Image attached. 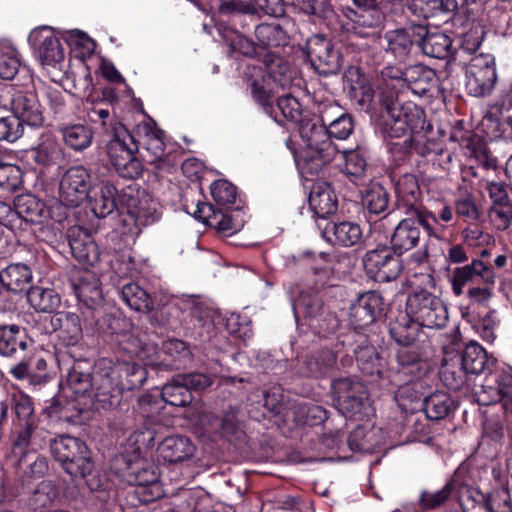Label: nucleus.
<instances>
[{
  "label": "nucleus",
  "mask_w": 512,
  "mask_h": 512,
  "mask_svg": "<svg viewBox=\"0 0 512 512\" xmlns=\"http://www.w3.org/2000/svg\"><path fill=\"white\" fill-rule=\"evenodd\" d=\"M308 203L319 218H326L337 210V198L331 186L327 183H318L313 185Z\"/></svg>",
  "instance_id": "bb28decb"
},
{
  "label": "nucleus",
  "mask_w": 512,
  "mask_h": 512,
  "mask_svg": "<svg viewBox=\"0 0 512 512\" xmlns=\"http://www.w3.org/2000/svg\"><path fill=\"white\" fill-rule=\"evenodd\" d=\"M20 59L17 50L13 47L0 49V78L11 80L18 73Z\"/></svg>",
  "instance_id": "bf43d9fd"
},
{
  "label": "nucleus",
  "mask_w": 512,
  "mask_h": 512,
  "mask_svg": "<svg viewBox=\"0 0 512 512\" xmlns=\"http://www.w3.org/2000/svg\"><path fill=\"white\" fill-rule=\"evenodd\" d=\"M362 186L360 194L365 209L374 215L386 213L390 202L388 190L378 181L365 182Z\"/></svg>",
  "instance_id": "cd10ccee"
},
{
  "label": "nucleus",
  "mask_w": 512,
  "mask_h": 512,
  "mask_svg": "<svg viewBox=\"0 0 512 512\" xmlns=\"http://www.w3.org/2000/svg\"><path fill=\"white\" fill-rule=\"evenodd\" d=\"M161 397L171 406L183 407L192 401V394L183 381L179 380V375L163 386Z\"/></svg>",
  "instance_id": "864d4df0"
},
{
  "label": "nucleus",
  "mask_w": 512,
  "mask_h": 512,
  "mask_svg": "<svg viewBox=\"0 0 512 512\" xmlns=\"http://www.w3.org/2000/svg\"><path fill=\"white\" fill-rule=\"evenodd\" d=\"M460 512H490L486 494L478 489L468 490L461 503Z\"/></svg>",
  "instance_id": "774afa93"
},
{
  "label": "nucleus",
  "mask_w": 512,
  "mask_h": 512,
  "mask_svg": "<svg viewBox=\"0 0 512 512\" xmlns=\"http://www.w3.org/2000/svg\"><path fill=\"white\" fill-rule=\"evenodd\" d=\"M306 54L314 69L324 76L336 74L341 67L340 55L329 39L314 35L307 40Z\"/></svg>",
  "instance_id": "2eb2a0df"
},
{
  "label": "nucleus",
  "mask_w": 512,
  "mask_h": 512,
  "mask_svg": "<svg viewBox=\"0 0 512 512\" xmlns=\"http://www.w3.org/2000/svg\"><path fill=\"white\" fill-rule=\"evenodd\" d=\"M122 300L132 310L142 313H149L153 310V303L150 295L140 285L129 282L123 285L120 290Z\"/></svg>",
  "instance_id": "49530a36"
},
{
  "label": "nucleus",
  "mask_w": 512,
  "mask_h": 512,
  "mask_svg": "<svg viewBox=\"0 0 512 512\" xmlns=\"http://www.w3.org/2000/svg\"><path fill=\"white\" fill-rule=\"evenodd\" d=\"M24 133V124L13 116L0 119V141L13 143Z\"/></svg>",
  "instance_id": "338daca9"
},
{
  "label": "nucleus",
  "mask_w": 512,
  "mask_h": 512,
  "mask_svg": "<svg viewBox=\"0 0 512 512\" xmlns=\"http://www.w3.org/2000/svg\"><path fill=\"white\" fill-rule=\"evenodd\" d=\"M92 186L91 174L86 167H69L60 178L59 200L65 206L77 207L86 200Z\"/></svg>",
  "instance_id": "f8f14e48"
},
{
  "label": "nucleus",
  "mask_w": 512,
  "mask_h": 512,
  "mask_svg": "<svg viewBox=\"0 0 512 512\" xmlns=\"http://www.w3.org/2000/svg\"><path fill=\"white\" fill-rule=\"evenodd\" d=\"M28 42L42 65L55 67L64 60L63 46L51 27L33 29L28 36Z\"/></svg>",
  "instance_id": "dca6fc26"
},
{
  "label": "nucleus",
  "mask_w": 512,
  "mask_h": 512,
  "mask_svg": "<svg viewBox=\"0 0 512 512\" xmlns=\"http://www.w3.org/2000/svg\"><path fill=\"white\" fill-rule=\"evenodd\" d=\"M363 266L368 276L379 283L396 280L403 270L400 256L386 247L367 251Z\"/></svg>",
  "instance_id": "4468645a"
},
{
  "label": "nucleus",
  "mask_w": 512,
  "mask_h": 512,
  "mask_svg": "<svg viewBox=\"0 0 512 512\" xmlns=\"http://www.w3.org/2000/svg\"><path fill=\"white\" fill-rule=\"evenodd\" d=\"M490 512H512V497L506 486L493 489L486 494Z\"/></svg>",
  "instance_id": "680f3d73"
},
{
  "label": "nucleus",
  "mask_w": 512,
  "mask_h": 512,
  "mask_svg": "<svg viewBox=\"0 0 512 512\" xmlns=\"http://www.w3.org/2000/svg\"><path fill=\"white\" fill-rule=\"evenodd\" d=\"M423 410L427 419L439 421L448 417L455 410V404L450 395L438 391L424 399Z\"/></svg>",
  "instance_id": "ea45409f"
},
{
  "label": "nucleus",
  "mask_w": 512,
  "mask_h": 512,
  "mask_svg": "<svg viewBox=\"0 0 512 512\" xmlns=\"http://www.w3.org/2000/svg\"><path fill=\"white\" fill-rule=\"evenodd\" d=\"M460 358L468 374H480L491 371L496 363L495 358L489 357L486 350L477 342L468 343L461 353H454Z\"/></svg>",
  "instance_id": "b1692460"
},
{
  "label": "nucleus",
  "mask_w": 512,
  "mask_h": 512,
  "mask_svg": "<svg viewBox=\"0 0 512 512\" xmlns=\"http://www.w3.org/2000/svg\"><path fill=\"white\" fill-rule=\"evenodd\" d=\"M6 97L13 117H17L22 124L35 128L44 124L43 109L34 90L11 87Z\"/></svg>",
  "instance_id": "ddd939ff"
},
{
  "label": "nucleus",
  "mask_w": 512,
  "mask_h": 512,
  "mask_svg": "<svg viewBox=\"0 0 512 512\" xmlns=\"http://www.w3.org/2000/svg\"><path fill=\"white\" fill-rule=\"evenodd\" d=\"M58 496V489L51 480L41 481L33 490L28 499L29 507L37 512L48 508L52 505Z\"/></svg>",
  "instance_id": "3c124183"
},
{
  "label": "nucleus",
  "mask_w": 512,
  "mask_h": 512,
  "mask_svg": "<svg viewBox=\"0 0 512 512\" xmlns=\"http://www.w3.org/2000/svg\"><path fill=\"white\" fill-rule=\"evenodd\" d=\"M74 291L80 302L86 307L94 309L103 301L102 289L99 279L91 272H84L74 283Z\"/></svg>",
  "instance_id": "c85d7f7f"
},
{
  "label": "nucleus",
  "mask_w": 512,
  "mask_h": 512,
  "mask_svg": "<svg viewBox=\"0 0 512 512\" xmlns=\"http://www.w3.org/2000/svg\"><path fill=\"white\" fill-rule=\"evenodd\" d=\"M265 70L275 89H287L292 84L294 73L289 64L281 57L268 54L265 58Z\"/></svg>",
  "instance_id": "4c0bfd02"
},
{
  "label": "nucleus",
  "mask_w": 512,
  "mask_h": 512,
  "mask_svg": "<svg viewBox=\"0 0 512 512\" xmlns=\"http://www.w3.org/2000/svg\"><path fill=\"white\" fill-rule=\"evenodd\" d=\"M10 405L12 406L17 422L15 425L33 422L36 424V417L34 416V407L31 398L21 392L11 395Z\"/></svg>",
  "instance_id": "4d7b16f0"
},
{
  "label": "nucleus",
  "mask_w": 512,
  "mask_h": 512,
  "mask_svg": "<svg viewBox=\"0 0 512 512\" xmlns=\"http://www.w3.org/2000/svg\"><path fill=\"white\" fill-rule=\"evenodd\" d=\"M380 102L384 110L380 132L387 144L406 137L422 122V110L413 102H401L394 92L382 91Z\"/></svg>",
  "instance_id": "7ed1b4c3"
},
{
  "label": "nucleus",
  "mask_w": 512,
  "mask_h": 512,
  "mask_svg": "<svg viewBox=\"0 0 512 512\" xmlns=\"http://www.w3.org/2000/svg\"><path fill=\"white\" fill-rule=\"evenodd\" d=\"M496 383L495 388H490L492 397L486 404L502 402L505 408L512 406V372H502Z\"/></svg>",
  "instance_id": "13d9d810"
},
{
  "label": "nucleus",
  "mask_w": 512,
  "mask_h": 512,
  "mask_svg": "<svg viewBox=\"0 0 512 512\" xmlns=\"http://www.w3.org/2000/svg\"><path fill=\"white\" fill-rule=\"evenodd\" d=\"M195 445L188 437L169 436L161 441L157 447L158 455L168 463H180L193 457Z\"/></svg>",
  "instance_id": "5701e85b"
},
{
  "label": "nucleus",
  "mask_w": 512,
  "mask_h": 512,
  "mask_svg": "<svg viewBox=\"0 0 512 512\" xmlns=\"http://www.w3.org/2000/svg\"><path fill=\"white\" fill-rule=\"evenodd\" d=\"M106 152L110 163L123 178L136 179L142 173V163L135 156L138 151L133 136L124 125H116L114 132L108 135Z\"/></svg>",
  "instance_id": "0eeeda50"
},
{
  "label": "nucleus",
  "mask_w": 512,
  "mask_h": 512,
  "mask_svg": "<svg viewBox=\"0 0 512 512\" xmlns=\"http://www.w3.org/2000/svg\"><path fill=\"white\" fill-rule=\"evenodd\" d=\"M119 345L123 351L131 356H135L146 364L155 365L157 362L154 356L158 354V347L153 343H143L140 339L132 334L122 335Z\"/></svg>",
  "instance_id": "de8ad7c7"
},
{
  "label": "nucleus",
  "mask_w": 512,
  "mask_h": 512,
  "mask_svg": "<svg viewBox=\"0 0 512 512\" xmlns=\"http://www.w3.org/2000/svg\"><path fill=\"white\" fill-rule=\"evenodd\" d=\"M448 309L441 298L432 292L417 288L406 299L405 312L400 311L389 322V333L399 345H411L420 327L441 329L448 321Z\"/></svg>",
  "instance_id": "f257e3e1"
},
{
  "label": "nucleus",
  "mask_w": 512,
  "mask_h": 512,
  "mask_svg": "<svg viewBox=\"0 0 512 512\" xmlns=\"http://www.w3.org/2000/svg\"><path fill=\"white\" fill-rule=\"evenodd\" d=\"M255 34L261 45L266 47L278 46L285 41V34L278 25H258Z\"/></svg>",
  "instance_id": "e2e57ef3"
},
{
  "label": "nucleus",
  "mask_w": 512,
  "mask_h": 512,
  "mask_svg": "<svg viewBox=\"0 0 512 512\" xmlns=\"http://www.w3.org/2000/svg\"><path fill=\"white\" fill-rule=\"evenodd\" d=\"M403 218L394 228L390 238L391 250L401 256L415 248L420 241L421 226L429 236H437L438 221L436 216L425 207H413L404 211Z\"/></svg>",
  "instance_id": "20e7f679"
},
{
  "label": "nucleus",
  "mask_w": 512,
  "mask_h": 512,
  "mask_svg": "<svg viewBox=\"0 0 512 512\" xmlns=\"http://www.w3.org/2000/svg\"><path fill=\"white\" fill-rule=\"evenodd\" d=\"M391 0H353L356 9H350L345 29L348 37L362 38L375 41L379 37V29L382 27L386 10Z\"/></svg>",
  "instance_id": "423d86ee"
},
{
  "label": "nucleus",
  "mask_w": 512,
  "mask_h": 512,
  "mask_svg": "<svg viewBox=\"0 0 512 512\" xmlns=\"http://www.w3.org/2000/svg\"><path fill=\"white\" fill-rule=\"evenodd\" d=\"M28 336L24 328L16 324L0 325V354L15 356L26 351Z\"/></svg>",
  "instance_id": "c756f323"
},
{
  "label": "nucleus",
  "mask_w": 512,
  "mask_h": 512,
  "mask_svg": "<svg viewBox=\"0 0 512 512\" xmlns=\"http://www.w3.org/2000/svg\"><path fill=\"white\" fill-rule=\"evenodd\" d=\"M37 425L33 422L15 425V438L12 442L11 453L20 464L24 457L30 452L41 448V443H37L38 432Z\"/></svg>",
  "instance_id": "7c9ffc66"
},
{
  "label": "nucleus",
  "mask_w": 512,
  "mask_h": 512,
  "mask_svg": "<svg viewBox=\"0 0 512 512\" xmlns=\"http://www.w3.org/2000/svg\"><path fill=\"white\" fill-rule=\"evenodd\" d=\"M247 85L250 88L252 98L263 107L264 111L273 115V102L275 87L268 79L261 67L249 66L246 71Z\"/></svg>",
  "instance_id": "4be33fe9"
},
{
  "label": "nucleus",
  "mask_w": 512,
  "mask_h": 512,
  "mask_svg": "<svg viewBox=\"0 0 512 512\" xmlns=\"http://www.w3.org/2000/svg\"><path fill=\"white\" fill-rule=\"evenodd\" d=\"M396 194L403 202L404 209L413 207H423L418 203L421 191L418 180L414 174L406 173L399 177L395 186Z\"/></svg>",
  "instance_id": "09e8293b"
},
{
  "label": "nucleus",
  "mask_w": 512,
  "mask_h": 512,
  "mask_svg": "<svg viewBox=\"0 0 512 512\" xmlns=\"http://www.w3.org/2000/svg\"><path fill=\"white\" fill-rule=\"evenodd\" d=\"M27 300L38 312L51 313L60 306V296L52 288L32 286L27 291Z\"/></svg>",
  "instance_id": "a18cd8bd"
},
{
  "label": "nucleus",
  "mask_w": 512,
  "mask_h": 512,
  "mask_svg": "<svg viewBox=\"0 0 512 512\" xmlns=\"http://www.w3.org/2000/svg\"><path fill=\"white\" fill-rule=\"evenodd\" d=\"M326 233L330 235L329 240L343 247L354 246L359 243L362 238V229L360 226L350 221L333 223L330 227L326 228Z\"/></svg>",
  "instance_id": "a19ab883"
},
{
  "label": "nucleus",
  "mask_w": 512,
  "mask_h": 512,
  "mask_svg": "<svg viewBox=\"0 0 512 512\" xmlns=\"http://www.w3.org/2000/svg\"><path fill=\"white\" fill-rule=\"evenodd\" d=\"M273 117L278 121V111L285 119H296L300 113V104L297 99L290 94H285L277 99L276 104H273Z\"/></svg>",
  "instance_id": "69168bd1"
},
{
  "label": "nucleus",
  "mask_w": 512,
  "mask_h": 512,
  "mask_svg": "<svg viewBox=\"0 0 512 512\" xmlns=\"http://www.w3.org/2000/svg\"><path fill=\"white\" fill-rule=\"evenodd\" d=\"M42 325L46 333L56 332L64 346H74L82 339L80 318L73 312L61 311L45 316Z\"/></svg>",
  "instance_id": "f3484780"
},
{
  "label": "nucleus",
  "mask_w": 512,
  "mask_h": 512,
  "mask_svg": "<svg viewBox=\"0 0 512 512\" xmlns=\"http://www.w3.org/2000/svg\"><path fill=\"white\" fill-rule=\"evenodd\" d=\"M334 401L338 411L347 418L367 415L370 409L365 386L348 378L337 379L332 383Z\"/></svg>",
  "instance_id": "9d476101"
},
{
  "label": "nucleus",
  "mask_w": 512,
  "mask_h": 512,
  "mask_svg": "<svg viewBox=\"0 0 512 512\" xmlns=\"http://www.w3.org/2000/svg\"><path fill=\"white\" fill-rule=\"evenodd\" d=\"M496 280L494 269L484 261L473 258L468 264L457 267L453 270L451 284L455 295L463 293L464 287L469 283H482L493 286Z\"/></svg>",
  "instance_id": "a211bd4d"
},
{
  "label": "nucleus",
  "mask_w": 512,
  "mask_h": 512,
  "mask_svg": "<svg viewBox=\"0 0 512 512\" xmlns=\"http://www.w3.org/2000/svg\"><path fill=\"white\" fill-rule=\"evenodd\" d=\"M453 352L447 353L440 370V380L449 389L457 391L467 382L468 372Z\"/></svg>",
  "instance_id": "2f4dec72"
},
{
  "label": "nucleus",
  "mask_w": 512,
  "mask_h": 512,
  "mask_svg": "<svg viewBox=\"0 0 512 512\" xmlns=\"http://www.w3.org/2000/svg\"><path fill=\"white\" fill-rule=\"evenodd\" d=\"M87 361H76L67 374V386L75 397L91 394L93 376H91Z\"/></svg>",
  "instance_id": "58836bf2"
},
{
  "label": "nucleus",
  "mask_w": 512,
  "mask_h": 512,
  "mask_svg": "<svg viewBox=\"0 0 512 512\" xmlns=\"http://www.w3.org/2000/svg\"><path fill=\"white\" fill-rule=\"evenodd\" d=\"M31 157L39 165L50 166L62 159L63 151L54 136L43 134L38 145L31 150Z\"/></svg>",
  "instance_id": "e433bc0d"
},
{
  "label": "nucleus",
  "mask_w": 512,
  "mask_h": 512,
  "mask_svg": "<svg viewBox=\"0 0 512 512\" xmlns=\"http://www.w3.org/2000/svg\"><path fill=\"white\" fill-rule=\"evenodd\" d=\"M67 240L73 257L84 266H94L101 253L92 235L80 226L67 230Z\"/></svg>",
  "instance_id": "aec40b11"
},
{
  "label": "nucleus",
  "mask_w": 512,
  "mask_h": 512,
  "mask_svg": "<svg viewBox=\"0 0 512 512\" xmlns=\"http://www.w3.org/2000/svg\"><path fill=\"white\" fill-rule=\"evenodd\" d=\"M421 38L422 39H420L418 46L425 55L437 59H444L449 56L452 40L444 33H429L427 28L424 26V33Z\"/></svg>",
  "instance_id": "c9c22d12"
},
{
  "label": "nucleus",
  "mask_w": 512,
  "mask_h": 512,
  "mask_svg": "<svg viewBox=\"0 0 512 512\" xmlns=\"http://www.w3.org/2000/svg\"><path fill=\"white\" fill-rule=\"evenodd\" d=\"M398 350L396 360L398 363V373L408 376V381L417 378L421 374V361L416 351L407 348L408 345Z\"/></svg>",
  "instance_id": "5fc2aeb1"
},
{
  "label": "nucleus",
  "mask_w": 512,
  "mask_h": 512,
  "mask_svg": "<svg viewBox=\"0 0 512 512\" xmlns=\"http://www.w3.org/2000/svg\"><path fill=\"white\" fill-rule=\"evenodd\" d=\"M337 363L336 354L328 349L320 350L305 361V367L309 375L322 377L331 373Z\"/></svg>",
  "instance_id": "8fccbe9b"
},
{
  "label": "nucleus",
  "mask_w": 512,
  "mask_h": 512,
  "mask_svg": "<svg viewBox=\"0 0 512 512\" xmlns=\"http://www.w3.org/2000/svg\"><path fill=\"white\" fill-rule=\"evenodd\" d=\"M165 145L162 139V132L148 129L144 136L142 157L148 164H153L157 169L165 165Z\"/></svg>",
  "instance_id": "79ce46f5"
},
{
  "label": "nucleus",
  "mask_w": 512,
  "mask_h": 512,
  "mask_svg": "<svg viewBox=\"0 0 512 512\" xmlns=\"http://www.w3.org/2000/svg\"><path fill=\"white\" fill-rule=\"evenodd\" d=\"M355 358L363 373L372 375L379 372V358L373 346H359L355 349Z\"/></svg>",
  "instance_id": "052dcab7"
},
{
  "label": "nucleus",
  "mask_w": 512,
  "mask_h": 512,
  "mask_svg": "<svg viewBox=\"0 0 512 512\" xmlns=\"http://www.w3.org/2000/svg\"><path fill=\"white\" fill-rule=\"evenodd\" d=\"M235 213L238 215L240 214V211H224L217 208L214 215H212L211 220H209V226L216 228L218 231L226 235H232L238 232L243 227L244 223L243 219H238L234 215Z\"/></svg>",
  "instance_id": "6e6d98bb"
},
{
  "label": "nucleus",
  "mask_w": 512,
  "mask_h": 512,
  "mask_svg": "<svg viewBox=\"0 0 512 512\" xmlns=\"http://www.w3.org/2000/svg\"><path fill=\"white\" fill-rule=\"evenodd\" d=\"M191 302V316L195 321L194 326L201 329L200 337L211 338L216 324L222 322L221 316L212 307L200 300L193 299Z\"/></svg>",
  "instance_id": "72a5a7b5"
},
{
  "label": "nucleus",
  "mask_w": 512,
  "mask_h": 512,
  "mask_svg": "<svg viewBox=\"0 0 512 512\" xmlns=\"http://www.w3.org/2000/svg\"><path fill=\"white\" fill-rule=\"evenodd\" d=\"M113 365L118 370L117 374L119 379H121L123 390L139 389L147 380V370L140 364L123 361Z\"/></svg>",
  "instance_id": "c03bdc74"
},
{
  "label": "nucleus",
  "mask_w": 512,
  "mask_h": 512,
  "mask_svg": "<svg viewBox=\"0 0 512 512\" xmlns=\"http://www.w3.org/2000/svg\"><path fill=\"white\" fill-rule=\"evenodd\" d=\"M497 82L496 62L491 54L474 56L466 70V89L475 97L492 93Z\"/></svg>",
  "instance_id": "9b49d317"
},
{
  "label": "nucleus",
  "mask_w": 512,
  "mask_h": 512,
  "mask_svg": "<svg viewBox=\"0 0 512 512\" xmlns=\"http://www.w3.org/2000/svg\"><path fill=\"white\" fill-rule=\"evenodd\" d=\"M381 89L386 92H394L407 86L418 96L431 92L437 82L435 71L425 65L417 64L401 70L397 67H385L381 72Z\"/></svg>",
  "instance_id": "6e6552de"
},
{
  "label": "nucleus",
  "mask_w": 512,
  "mask_h": 512,
  "mask_svg": "<svg viewBox=\"0 0 512 512\" xmlns=\"http://www.w3.org/2000/svg\"><path fill=\"white\" fill-rule=\"evenodd\" d=\"M351 115L340 113L330 122V126L318 125L314 120H303L299 133L306 145L304 160L311 173H317L322 167L336 157L338 150L331 138L347 139L353 131Z\"/></svg>",
  "instance_id": "f03ea898"
},
{
  "label": "nucleus",
  "mask_w": 512,
  "mask_h": 512,
  "mask_svg": "<svg viewBox=\"0 0 512 512\" xmlns=\"http://www.w3.org/2000/svg\"><path fill=\"white\" fill-rule=\"evenodd\" d=\"M345 160L344 171L349 180L357 185H364L367 182V156L362 148L347 150L343 152Z\"/></svg>",
  "instance_id": "f704fd0d"
},
{
  "label": "nucleus",
  "mask_w": 512,
  "mask_h": 512,
  "mask_svg": "<svg viewBox=\"0 0 512 512\" xmlns=\"http://www.w3.org/2000/svg\"><path fill=\"white\" fill-rule=\"evenodd\" d=\"M50 451L72 478H86L94 470L91 451L79 438L61 435L50 441Z\"/></svg>",
  "instance_id": "39448f33"
},
{
  "label": "nucleus",
  "mask_w": 512,
  "mask_h": 512,
  "mask_svg": "<svg viewBox=\"0 0 512 512\" xmlns=\"http://www.w3.org/2000/svg\"><path fill=\"white\" fill-rule=\"evenodd\" d=\"M423 33L424 26L420 24L387 31L384 36L387 42V51L395 59L405 60L412 52L414 46H418Z\"/></svg>",
  "instance_id": "412c9836"
},
{
  "label": "nucleus",
  "mask_w": 512,
  "mask_h": 512,
  "mask_svg": "<svg viewBox=\"0 0 512 512\" xmlns=\"http://www.w3.org/2000/svg\"><path fill=\"white\" fill-rule=\"evenodd\" d=\"M116 194L117 189L111 183H102L97 187L92 186L86 199L96 217L105 218L116 209Z\"/></svg>",
  "instance_id": "393cba45"
},
{
  "label": "nucleus",
  "mask_w": 512,
  "mask_h": 512,
  "mask_svg": "<svg viewBox=\"0 0 512 512\" xmlns=\"http://www.w3.org/2000/svg\"><path fill=\"white\" fill-rule=\"evenodd\" d=\"M457 8V0H412L409 6V9L415 16L424 19L439 14L453 13Z\"/></svg>",
  "instance_id": "37998d69"
},
{
  "label": "nucleus",
  "mask_w": 512,
  "mask_h": 512,
  "mask_svg": "<svg viewBox=\"0 0 512 512\" xmlns=\"http://www.w3.org/2000/svg\"><path fill=\"white\" fill-rule=\"evenodd\" d=\"M62 140L70 149L80 152L91 146L93 130L85 124H64L59 127Z\"/></svg>",
  "instance_id": "473e14b6"
},
{
  "label": "nucleus",
  "mask_w": 512,
  "mask_h": 512,
  "mask_svg": "<svg viewBox=\"0 0 512 512\" xmlns=\"http://www.w3.org/2000/svg\"><path fill=\"white\" fill-rule=\"evenodd\" d=\"M213 200L219 205L232 204L236 200L237 189L227 180L214 181L210 186Z\"/></svg>",
  "instance_id": "0e129e2a"
},
{
  "label": "nucleus",
  "mask_w": 512,
  "mask_h": 512,
  "mask_svg": "<svg viewBox=\"0 0 512 512\" xmlns=\"http://www.w3.org/2000/svg\"><path fill=\"white\" fill-rule=\"evenodd\" d=\"M384 299L374 290L358 295L350 306V318L357 327H365L374 323L384 311Z\"/></svg>",
  "instance_id": "6ab92c4d"
},
{
  "label": "nucleus",
  "mask_w": 512,
  "mask_h": 512,
  "mask_svg": "<svg viewBox=\"0 0 512 512\" xmlns=\"http://www.w3.org/2000/svg\"><path fill=\"white\" fill-rule=\"evenodd\" d=\"M117 373L110 360L98 362L93 374L92 393L88 395L95 409H110L120 402L123 388Z\"/></svg>",
  "instance_id": "1a4fd4ad"
},
{
  "label": "nucleus",
  "mask_w": 512,
  "mask_h": 512,
  "mask_svg": "<svg viewBox=\"0 0 512 512\" xmlns=\"http://www.w3.org/2000/svg\"><path fill=\"white\" fill-rule=\"evenodd\" d=\"M390 153L399 161H404L407 156L416 153L425 156L429 152L428 146L414 136L404 137L403 140L398 139L387 144Z\"/></svg>",
  "instance_id": "603ef678"
},
{
  "label": "nucleus",
  "mask_w": 512,
  "mask_h": 512,
  "mask_svg": "<svg viewBox=\"0 0 512 512\" xmlns=\"http://www.w3.org/2000/svg\"><path fill=\"white\" fill-rule=\"evenodd\" d=\"M14 207L19 218L18 229L22 228L23 222L40 223L46 216L44 202L32 194L18 195L14 200Z\"/></svg>",
  "instance_id": "a878e982"
}]
</instances>
